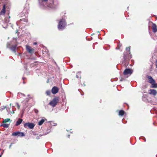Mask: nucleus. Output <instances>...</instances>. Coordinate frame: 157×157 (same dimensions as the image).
I'll return each instance as SVG.
<instances>
[{
    "instance_id": "obj_1",
    "label": "nucleus",
    "mask_w": 157,
    "mask_h": 157,
    "mask_svg": "<svg viewBox=\"0 0 157 157\" xmlns=\"http://www.w3.org/2000/svg\"><path fill=\"white\" fill-rule=\"evenodd\" d=\"M66 24L67 23L65 19L62 18L60 19L57 26L58 29L59 30L64 29L66 26Z\"/></svg>"
},
{
    "instance_id": "obj_2",
    "label": "nucleus",
    "mask_w": 157,
    "mask_h": 157,
    "mask_svg": "<svg viewBox=\"0 0 157 157\" xmlns=\"http://www.w3.org/2000/svg\"><path fill=\"white\" fill-rule=\"evenodd\" d=\"M146 77L148 79V82L151 84L150 87L153 88H157V83L152 77L150 75H147Z\"/></svg>"
},
{
    "instance_id": "obj_3",
    "label": "nucleus",
    "mask_w": 157,
    "mask_h": 157,
    "mask_svg": "<svg viewBox=\"0 0 157 157\" xmlns=\"http://www.w3.org/2000/svg\"><path fill=\"white\" fill-rule=\"evenodd\" d=\"M132 55L128 54L127 52H125L124 53L123 58L124 60L123 63L125 65H126L128 63V61L132 57Z\"/></svg>"
},
{
    "instance_id": "obj_4",
    "label": "nucleus",
    "mask_w": 157,
    "mask_h": 157,
    "mask_svg": "<svg viewBox=\"0 0 157 157\" xmlns=\"http://www.w3.org/2000/svg\"><path fill=\"white\" fill-rule=\"evenodd\" d=\"M59 100V97L56 96L49 103V105L52 107H54L57 105Z\"/></svg>"
},
{
    "instance_id": "obj_5",
    "label": "nucleus",
    "mask_w": 157,
    "mask_h": 157,
    "mask_svg": "<svg viewBox=\"0 0 157 157\" xmlns=\"http://www.w3.org/2000/svg\"><path fill=\"white\" fill-rule=\"evenodd\" d=\"M57 5V3H55L53 0H49L47 5V6L49 8L52 9L56 8Z\"/></svg>"
},
{
    "instance_id": "obj_6",
    "label": "nucleus",
    "mask_w": 157,
    "mask_h": 157,
    "mask_svg": "<svg viewBox=\"0 0 157 157\" xmlns=\"http://www.w3.org/2000/svg\"><path fill=\"white\" fill-rule=\"evenodd\" d=\"M133 70L130 68H126L124 71L123 74L125 76H127V77L130 76L132 73Z\"/></svg>"
},
{
    "instance_id": "obj_7",
    "label": "nucleus",
    "mask_w": 157,
    "mask_h": 157,
    "mask_svg": "<svg viewBox=\"0 0 157 157\" xmlns=\"http://www.w3.org/2000/svg\"><path fill=\"white\" fill-rule=\"evenodd\" d=\"M35 126L34 124L30 122L25 123L24 124V126L25 128H27L28 127L30 129H33Z\"/></svg>"
},
{
    "instance_id": "obj_8",
    "label": "nucleus",
    "mask_w": 157,
    "mask_h": 157,
    "mask_svg": "<svg viewBox=\"0 0 157 157\" xmlns=\"http://www.w3.org/2000/svg\"><path fill=\"white\" fill-rule=\"evenodd\" d=\"M9 5L8 3L6 4H4L3 6L2 9L0 12V14L3 15H4L6 12V9L9 7Z\"/></svg>"
},
{
    "instance_id": "obj_9",
    "label": "nucleus",
    "mask_w": 157,
    "mask_h": 157,
    "mask_svg": "<svg viewBox=\"0 0 157 157\" xmlns=\"http://www.w3.org/2000/svg\"><path fill=\"white\" fill-rule=\"evenodd\" d=\"M26 49L27 51L30 54H32L34 52V49L32 48L29 45L26 46Z\"/></svg>"
},
{
    "instance_id": "obj_10",
    "label": "nucleus",
    "mask_w": 157,
    "mask_h": 157,
    "mask_svg": "<svg viewBox=\"0 0 157 157\" xmlns=\"http://www.w3.org/2000/svg\"><path fill=\"white\" fill-rule=\"evenodd\" d=\"M59 91V88L56 86H53L51 92L52 94H55L58 93Z\"/></svg>"
},
{
    "instance_id": "obj_11",
    "label": "nucleus",
    "mask_w": 157,
    "mask_h": 157,
    "mask_svg": "<svg viewBox=\"0 0 157 157\" xmlns=\"http://www.w3.org/2000/svg\"><path fill=\"white\" fill-rule=\"evenodd\" d=\"M149 94L154 96H155L157 94V91L155 89H150L148 91Z\"/></svg>"
},
{
    "instance_id": "obj_12",
    "label": "nucleus",
    "mask_w": 157,
    "mask_h": 157,
    "mask_svg": "<svg viewBox=\"0 0 157 157\" xmlns=\"http://www.w3.org/2000/svg\"><path fill=\"white\" fill-rule=\"evenodd\" d=\"M157 26L155 24H153L152 27V31L154 33H156L157 31Z\"/></svg>"
},
{
    "instance_id": "obj_13",
    "label": "nucleus",
    "mask_w": 157,
    "mask_h": 157,
    "mask_svg": "<svg viewBox=\"0 0 157 157\" xmlns=\"http://www.w3.org/2000/svg\"><path fill=\"white\" fill-rule=\"evenodd\" d=\"M17 45L15 44L12 45L10 48V49L14 53L16 52V48L17 47Z\"/></svg>"
},
{
    "instance_id": "obj_14",
    "label": "nucleus",
    "mask_w": 157,
    "mask_h": 157,
    "mask_svg": "<svg viewBox=\"0 0 157 157\" xmlns=\"http://www.w3.org/2000/svg\"><path fill=\"white\" fill-rule=\"evenodd\" d=\"M22 121L23 120L22 119L19 118L17 121L16 122L15 125L16 126L19 125L21 123Z\"/></svg>"
},
{
    "instance_id": "obj_15",
    "label": "nucleus",
    "mask_w": 157,
    "mask_h": 157,
    "mask_svg": "<svg viewBox=\"0 0 157 157\" xmlns=\"http://www.w3.org/2000/svg\"><path fill=\"white\" fill-rule=\"evenodd\" d=\"M125 113V112L124 110H121L119 111V115L121 116H123Z\"/></svg>"
},
{
    "instance_id": "obj_16",
    "label": "nucleus",
    "mask_w": 157,
    "mask_h": 157,
    "mask_svg": "<svg viewBox=\"0 0 157 157\" xmlns=\"http://www.w3.org/2000/svg\"><path fill=\"white\" fill-rule=\"evenodd\" d=\"M130 47H129L126 48V52H127V53L128 54H130L131 53L130 51Z\"/></svg>"
},
{
    "instance_id": "obj_17",
    "label": "nucleus",
    "mask_w": 157,
    "mask_h": 157,
    "mask_svg": "<svg viewBox=\"0 0 157 157\" xmlns=\"http://www.w3.org/2000/svg\"><path fill=\"white\" fill-rule=\"evenodd\" d=\"M44 119H42L40 120L38 122V125H41L44 122Z\"/></svg>"
},
{
    "instance_id": "obj_18",
    "label": "nucleus",
    "mask_w": 157,
    "mask_h": 157,
    "mask_svg": "<svg viewBox=\"0 0 157 157\" xmlns=\"http://www.w3.org/2000/svg\"><path fill=\"white\" fill-rule=\"evenodd\" d=\"M19 133V131L14 132L12 134L13 136H18V133Z\"/></svg>"
},
{
    "instance_id": "obj_19",
    "label": "nucleus",
    "mask_w": 157,
    "mask_h": 157,
    "mask_svg": "<svg viewBox=\"0 0 157 157\" xmlns=\"http://www.w3.org/2000/svg\"><path fill=\"white\" fill-rule=\"evenodd\" d=\"M25 136V135L24 133L19 132V133H18V136Z\"/></svg>"
},
{
    "instance_id": "obj_20",
    "label": "nucleus",
    "mask_w": 157,
    "mask_h": 157,
    "mask_svg": "<svg viewBox=\"0 0 157 157\" xmlns=\"http://www.w3.org/2000/svg\"><path fill=\"white\" fill-rule=\"evenodd\" d=\"M2 126H3L4 128H8L9 127V125L8 124H4V123H3V124H2Z\"/></svg>"
},
{
    "instance_id": "obj_21",
    "label": "nucleus",
    "mask_w": 157,
    "mask_h": 157,
    "mask_svg": "<svg viewBox=\"0 0 157 157\" xmlns=\"http://www.w3.org/2000/svg\"><path fill=\"white\" fill-rule=\"evenodd\" d=\"M37 63V62H34L33 63H31L30 64V66L32 67H33L35 65H36Z\"/></svg>"
},
{
    "instance_id": "obj_22",
    "label": "nucleus",
    "mask_w": 157,
    "mask_h": 157,
    "mask_svg": "<svg viewBox=\"0 0 157 157\" xmlns=\"http://www.w3.org/2000/svg\"><path fill=\"white\" fill-rule=\"evenodd\" d=\"M10 119L9 118L6 119L3 121L2 123H5L7 122H8L9 121H10Z\"/></svg>"
},
{
    "instance_id": "obj_23",
    "label": "nucleus",
    "mask_w": 157,
    "mask_h": 157,
    "mask_svg": "<svg viewBox=\"0 0 157 157\" xmlns=\"http://www.w3.org/2000/svg\"><path fill=\"white\" fill-rule=\"evenodd\" d=\"M46 94L48 96H50L51 94V92L50 90H47L46 92Z\"/></svg>"
},
{
    "instance_id": "obj_24",
    "label": "nucleus",
    "mask_w": 157,
    "mask_h": 157,
    "mask_svg": "<svg viewBox=\"0 0 157 157\" xmlns=\"http://www.w3.org/2000/svg\"><path fill=\"white\" fill-rule=\"evenodd\" d=\"M76 77L77 78H81V76L80 75V74L79 73H78L77 74V75L76 76Z\"/></svg>"
},
{
    "instance_id": "obj_25",
    "label": "nucleus",
    "mask_w": 157,
    "mask_h": 157,
    "mask_svg": "<svg viewBox=\"0 0 157 157\" xmlns=\"http://www.w3.org/2000/svg\"><path fill=\"white\" fill-rule=\"evenodd\" d=\"M21 21H22L25 22H27L28 21V20L26 18H22L21 19Z\"/></svg>"
},
{
    "instance_id": "obj_26",
    "label": "nucleus",
    "mask_w": 157,
    "mask_h": 157,
    "mask_svg": "<svg viewBox=\"0 0 157 157\" xmlns=\"http://www.w3.org/2000/svg\"><path fill=\"white\" fill-rule=\"evenodd\" d=\"M32 133H33V135L34 136L33 137V138H35V136H36V135H37L36 133L33 131L32 132Z\"/></svg>"
},
{
    "instance_id": "obj_27",
    "label": "nucleus",
    "mask_w": 157,
    "mask_h": 157,
    "mask_svg": "<svg viewBox=\"0 0 157 157\" xmlns=\"http://www.w3.org/2000/svg\"><path fill=\"white\" fill-rule=\"evenodd\" d=\"M36 137V138L37 139H39L40 138V137L41 136L40 135L38 136L37 135Z\"/></svg>"
},
{
    "instance_id": "obj_28",
    "label": "nucleus",
    "mask_w": 157,
    "mask_h": 157,
    "mask_svg": "<svg viewBox=\"0 0 157 157\" xmlns=\"http://www.w3.org/2000/svg\"><path fill=\"white\" fill-rule=\"evenodd\" d=\"M41 0L42 1V2L43 3L44 2H47L48 1V0Z\"/></svg>"
},
{
    "instance_id": "obj_29",
    "label": "nucleus",
    "mask_w": 157,
    "mask_h": 157,
    "mask_svg": "<svg viewBox=\"0 0 157 157\" xmlns=\"http://www.w3.org/2000/svg\"><path fill=\"white\" fill-rule=\"evenodd\" d=\"M121 45H118V46L116 48V49H120V47L121 46Z\"/></svg>"
},
{
    "instance_id": "obj_30",
    "label": "nucleus",
    "mask_w": 157,
    "mask_h": 157,
    "mask_svg": "<svg viewBox=\"0 0 157 157\" xmlns=\"http://www.w3.org/2000/svg\"><path fill=\"white\" fill-rule=\"evenodd\" d=\"M36 44H37V43H36V42H34V43H33V44H34V45H36Z\"/></svg>"
},
{
    "instance_id": "obj_31",
    "label": "nucleus",
    "mask_w": 157,
    "mask_h": 157,
    "mask_svg": "<svg viewBox=\"0 0 157 157\" xmlns=\"http://www.w3.org/2000/svg\"><path fill=\"white\" fill-rule=\"evenodd\" d=\"M17 107H18V109H19L20 108V106L19 105H17Z\"/></svg>"
},
{
    "instance_id": "obj_32",
    "label": "nucleus",
    "mask_w": 157,
    "mask_h": 157,
    "mask_svg": "<svg viewBox=\"0 0 157 157\" xmlns=\"http://www.w3.org/2000/svg\"><path fill=\"white\" fill-rule=\"evenodd\" d=\"M14 113V111H13V112H12V113Z\"/></svg>"
},
{
    "instance_id": "obj_33",
    "label": "nucleus",
    "mask_w": 157,
    "mask_h": 157,
    "mask_svg": "<svg viewBox=\"0 0 157 157\" xmlns=\"http://www.w3.org/2000/svg\"><path fill=\"white\" fill-rule=\"evenodd\" d=\"M50 129V128L49 127V128H48V130H49Z\"/></svg>"
},
{
    "instance_id": "obj_34",
    "label": "nucleus",
    "mask_w": 157,
    "mask_h": 157,
    "mask_svg": "<svg viewBox=\"0 0 157 157\" xmlns=\"http://www.w3.org/2000/svg\"><path fill=\"white\" fill-rule=\"evenodd\" d=\"M156 68H157V65H156Z\"/></svg>"
},
{
    "instance_id": "obj_35",
    "label": "nucleus",
    "mask_w": 157,
    "mask_h": 157,
    "mask_svg": "<svg viewBox=\"0 0 157 157\" xmlns=\"http://www.w3.org/2000/svg\"><path fill=\"white\" fill-rule=\"evenodd\" d=\"M0 157H1V155H0Z\"/></svg>"
}]
</instances>
